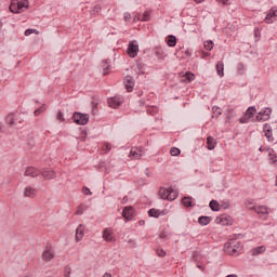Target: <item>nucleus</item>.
<instances>
[{"label": "nucleus", "instance_id": "de8ad7c7", "mask_svg": "<svg viewBox=\"0 0 277 277\" xmlns=\"http://www.w3.org/2000/svg\"><path fill=\"white\" fill-rule=\"evenodd\" d=\"M123 18H124L126 23H129V21H131V13L126 12V13L123 14Z\"/></svg>", "mask_w": 277, "mask_h": 277}, {"label": "nucleus", "instance_id": "0eeeda50", "mask_svg": "<svg viewBox=\"0 0 277 277\" xmlns=\"http://www.w3.org/2000/svg\"><path fill=\"white\" fill-rule=\"evenodd\" d=\"M275 21H277V9L272 8L266 14L264 18V23H267L268 25H271V23H274Z\"/></svg>", "mask_w": 277, "mask_h": 277}, {"label": "nucleus", "instance_id": "1a4fd4ad", "mask_svg": "<svg viewBox=\"0 0 277 277\" xmlns=\"http://www.w3.org/2000/svg\"><path fill=\"white\" fill-rule=\"evenodd\" d=\"M269 116H272V108H265L263 111L259 113L256 120L259 122H265V120H269Z\"/></svg>", "mask_w": 277, "mask_h": 277}, {"label": "nucleus", "instance_id": "680f3d73", "mask_svg": "<svg viewBox=\"0 0 277 277\" xmlns=\"http://www.w3.org/2000/svg\"><path fill=\"white\" fill-rule=\"evenodd\" d=\"M202 1H205V0H195V2H197V3H202Z\"/></svg>", "mask_w": 277, "mask_h": 277}, {"label": "nucleus", "instance_id": "7ed1b4c3", "mask_svg": "<svg viewBox=\"0 0 277 277\" xmlns=\"http://www.w3.org/2000/svg\"><path fill=\"white\" fill-rule=\"evenodd\" d=\"M160 198L162 200H176L179 197V192L174 190L172 187L170 188H160L159 190Z\"/></svg>", "mask_w": 277, "mask_h": 277}, {"label": "nucleus", "instance_id": "49530a36", "mask_svg": "<svg viewBox=\"0 0 277 277\" xmlns=\"http://www.w3.org/2000/svg\"><path fill=\"white\" fill-rule=\"evenodd\" d=\"M156 254H158V256H161V258L166 256V252L163 249H157Z\"/></svg>", "mask_w": 277, "mask_h": 277}, {"label": "nucleus", "instance_id": "37998d69", "mask_svg": "<svg viewBox=\"0 0 277 277\" xmlns=\"http://www.w3.org/2000/svg\"><path fill=\"white\" fill-rule=\"evenodd\" d=\"M222 209H230V202L228 201H221Z\"/></svg>", "mask_w": 277, "mask_h": 277}, {"label": "nucleus", "instance_id": "ddd939ff", "mask_svg": "<svg viewBox=\"0 0 277 277\" xmlns=\"http://www.w3.org/2000/svg\"><path fill=\"white\" fill-rule=\"evenodd\" d=\"M134 213L135 210L133 209V207L129 206L123 209L122 216L126 217V220H133Z\"/></svg>", "mask_w": 277, "mask_h": 277}, {"label": "nucleus", "instance_id": "c85d7f7f", "mask_svg": "<svg viewBox=\"0 0 277 277\" xmlns=\"http://www.w3.org/2000/svg\"><path fill=\"white\" fill-rule=\"evenodd\" d=\"M263 252H265V247L263 246L256 247L252 250L253 256H258V254H263Z\"/></svg>", "mask_w": 277, "mask_h": 277}, {"label": "nucleus", "instance_id": "e433bc0d", "mask_svg": "<svg viewBox=\"0 0 277 277\" xmlns=\"http://www.w3.org/2000/svg\"><path fill=\"white\" fill-rule=\"evenodd\" d=\"M212 113L215 114V117H216V118L220 117V116H222V110L220 109L219 106H213V107H212Z\"/></svg>", "mask_w": 277, "mask_h": 277}, {"label": "nucleus", "instance_id": "4468645a", "mask_svg": "<svg viewBox=\"0 0 277 277\" xmlns=\"http://www.w3.org/2000/svg\"><path fill=\"white\" fill-rule=\"evenodd\" d=\"M85 233V226L83 224L78 225L76 228V241H81L83 239V235Z\"/></svg>", "mask_w": 277, "mask_h": 277}, {"label": "nucleus", "instance_id": "39448f33", "mask_svg": "<svg viewBox=\"0 0 277 277\" xmlns=\"http://www.w3.org/2000/svg\"><path fill=\"white\" fill-rule=\"evenodd\" d=\"M137 53H140V45L137 44V41H131L128 44V55L130 57H137Z\"/></svg>", "mask_w": 277, "mask_h": 277}, {"label": "nucleus", "instance_id": "c03bdc74", "mask_svg": "<svg viewBox=\"0 0 277 277\" xmlns=\"http://www.w3.org/2000/svg\"><path fill=\"white\" fill-rule=\"evenodd\" d=\"M57 120H60V122H64V114L62 113V110L57 111Z\"/></svg>", "mask_w": 277, "mask_h": 277}, {"label": "nucleus", "instance_id": "09e8293b", "mask_svg": "<svg viewBox=\"0 0 277 277\" xmlns=\"http://www.w3.org/2000/svg\"><path fill=\"white\" fill-rule=\"evenodd\" d=\"M101 10H102L101 4H96V5L94 6V9H93V12H94L95 14H98V12H101Z\"/></svg>", "mask_w": 277, "mask_h": 277}, {"label": "nucleus", "instance_id": "2eb2a0df", "mask_svg": "<svg viewBox=\"0 0 277 277\" xmlns=\"http://www.w3.org/2000/svg\"><path fill=\"white\" fill-rule=\"evenodd\" d=\"M144 153L142 151V148H132L130 150L129 157L130 159H140Z\"/></svg>", "mask_w": 277, "mask_h": 277}, {"label": "nucleus", "instance_id": "5fc2aeb1", "mask_svg": "<svg viewBox=\"0 0 277 277\" xmlns=\"http://www.w3.org/2000/svg\"><path fill=\"white\" fill-rule=\"evenodd\" d=\"M145 174L148 177L153 176V174H150V169H148V168L145 170Z\"/></svg>", "mask_w": 277, "mask_h": 277}, {"label": "nucleus", "instance_id": "603ef678", "mask_svg": "<svg viewBox=\"0 0 277 277\" xmlns=\"http://www.w3.org/2000/svg\"><path fill=\"white\" fill-rule=\"evenodd\" d=\"M217 3H222V5H228V0H216Z\"/></svg>", "mask_w": 277, "mask_h": 277}, {"label": "nucleus", "instance_id": "864d4df0", "mask_svg": "<svg viewBox=\"0 0 277 277\" xmlns=\"http://www.w3.org/2000/svg\"><path fill=\"white\" fill-rule=\"evenodd\" d=\"M202 57H209L211 54L209 52L201 51Z\"/></svg>", "mask_w": 277, "mask_h": 277}, {"label": "nucleus", "instance_id": "bb28decb", "mask_svg": "<svg viewBox=\"0 0 277 277\" xmlns=\"http://www.w3.org/2000/svg\"><path fill=\"white\" fill-rule=\"evenodd\" d=\"M148 215L149 217H161V211L153 208V209H149Z\"/></svg>", "mask_w": 277, "mask_h": 277}, {"label": "nucleus", "instance_id": "6e6552de", "mask_svg": "<svg viewBox=\"0 0 277 277\" xmlns=\"http://www.w3.org/2000/svg\"><path fill=\"white\" fill-rule=\"evenodd\" d=\"M104 241H116V236H114V229H111L110 227H106L103 230V235H102Z\"/></svg>", "mask_w": 277, "mask_h": 277}, {"label": "nucleus", "instance_id": "052dcab7", "mask_svg": "<svg viewBox=\"0 0 277 277\" xmlns=\"http://www.w3.org/2000/svg\"><path fill=\"white\" fill-rule=\"evenodd\" d=\"M24 277H34L31 274H26Z\"/></svg>", "mask_w": 277, "mask_h": 277}, {"label": "nucleus", "instance_id": "13d9d810", "mask_svg": "<svg viewBox=\"0 0 277 277\" xmlns=\"http://www.w3.org/2000/svg\"><path fill=\"white\" fill-rule=\"evenodd\" d=\"M198 269H205V267L200 264H197Z\"/></svg>", "mask_w": 277, "mask_h": 277}, {"label": "nucleus", "instance_id": "a878e982", "mask_svg": "<svg viewBox=\"0 0 277 277\" xmlns=\"http://www.w3.org/2000/svg\"><path fill=\"white\" fill-rule=\"evenodd\" d=\"M168 47H176V36L170 35L167 39Z\"/></svg>", "mask_w": 277, "mask_h": 277}, {"label": "nucleus", "instance_id": "a211bd4d", "mask_svg": "<svg viewBox=\"0 0 277 277\" xmlns=\"http://www.w3.org/2000/svg\"><path fill=\"white\" fill-rule=\"evenodd\" d=\"M41 174L43 179H47V180L55 179V171L53 170L44 169L41 171Z\"/></svg>", "mask_w": 277, "mask_h": 277}, {"label": "nucleus", "instance_id": "58836bf2", "mask_svg": "<svg viewBox=\"0 0 277 277\" xmlns=\"http://www.w3.org/2000/svg\"><path fill=\"white\" fill-rule=\"evenodd\" d=\"M268 157L273 163H276V154H274V149L268 150Z\"/></svg>", "mask_w": 277, "mask_h": 277}, {"label": "nucleus", "instance_id": "0e129e2a", "mask_svg": "<svg viewBox=\"0 0 277 277\" xmlns=\"http://www.w3.org/2000/svg\"><path fill=\"white\" fill-rule=\"evenodd\" d=\"M259 150H260V151H261V150H263V147H260V149H259Z\"/></svg>", "mask_w": 277, "mask_h": 277}, {"label": "nucleus", "instance_id": "774afa93", "mask_svg": "<svg viewBox=\"0 0 277 277\" xmlns=\"http://www.w3.org/2000/svg\"><path fill=\"white\" fill-rule=\"evenodd\" d=\"M228 111H233V109H228Z\"/></svg>", "mask_w": 277, "mask_h": 277}, {"label": "nucleus", "instance_id": "5701e85b", "mask_svg": "<svg viewBox=\"0 0 277 277\" xmlns=\"http://www.w3.org/2000/svg\"><path fill=\"white\" fill-rule=\"evenodd\" d=\"M126 82H127L126 90L128 92H131L133 90V87L135 85V82H133V79H131L130 76L126 77Z\"/></svg>", "mask_w": 277, "mask_h": 277}, {"label": "nucleus", "instance_id": "f03ea898", "mask_svg": "<svg viewBox=\"0 0 277 277\" xmlns=\"http://www.w3.org/2000/svg\"><path fill=\"white\" fill-rule=\"evenodd\" d=\"M29 8V2L26 0H12L11 5L9 8L10 12L13 14H21V12H25Z\"/></svg>", "mask_w": 277, "mask_h": 277}, {"label": "nucleus", "instance_id": "79ce46f5", "mask_svg": "<svg viewBox=\"0 0 277 277\" xmlns=\"http://www.w3.org/2000/svg\"><path fill=\"white\" fill-rule=\"evenodd\" d=\"M237 70H238L239 75H242L243 70H246V67L243 66V64L238 63Z\"/></svg>", "mask_w": 277, "mask_h": 277}, {"label": "nucleus", "instance_id": "bf43d9fd", "mask_svg": "<svg viewBox=\"0 0 277 277\" xmlns=\"http://www.w3.org/2000/svg\"><path fill=\"white\" fill-rule=\"evenodd\" d=\"M147 114H153V108H148Z\"/></svg>", "mask_w": 277, "mask_h": 277}, {"label": "nucleus", "instance_id": "f704fd0d", "mask_svg": "<svg viewBox=\"0 0 277 277\" xmlns=\"http://www.w3.org/2000/svg\"><path fill=\"white\" fill-rule=\"evenodd\" d=\"M203 47H205L206 51H212L213 50V41H211V40L205 41Z\"/></svg>", "mask_w": 277, "mask_h": 277}, {"label": "nucleus", "instance_id": "a19ab883", "mask_svg": "<svg viewBox=\"0 0 277 277\" xmlns=\"http://www.w3.org/2000/svg\"><path fill=\"white\" fill-rule=\"evenodd\" d=\"M103 150H104L105 153H109V150H111V144H109V143H104V145H103Z\"/></svg>", "mask_w": 277, "mask_h": 277}, {"label": "nucleus", "instance_id": "3c124183", "mask_svg": "<svg viewBox=\"0 0 277 277\" xmlns=\"http://www.w3.org/2000/svg\"><path fill=\"white\" fill-rule=\"evenodd\" d=\"M133 21L134 23H140V21H142L141 14L133 16Z\"/></svg>", "mask_w": 277, "mask_h": 277}, {"label": "nucleus", "instance_id": "473e14b6", "mask_svg": "<svg viewBox=\"0 0 277 277\" xmlns=\"http://www.w3.org/2000/svg\"><path fill=\"white\" fill-rule=\"evenodd\" d=\"M88 209L87 205H80L76 211V215H83V212Z\"/></svg>", "mask_w": 277, "mask_h": 277}, {"label": "nucleus", "instance_id": "423d86ee", "mask_svg": "<svg viewBox=\"0 0 277 277\" xmlns=\"http://www.w3.org/2000/svg\"><path fill=\"white\" fill-rule=\"evenodd\" d=\"M122 103H124V97L122 96H114V97H109L107 100V104L113 107V109H116L118 107H120V105H122Z\"/></svg>", "mask_w": 277, "mask_h": 277}, {"label": "nucleus", "instance_id": "412c9836", "mask_svg": "<svg viewBox=\"0 0 277 277\" xmlns=\"http://www.w3.org/2000/svg\"><path fill=\"white\" fill-rule=\"evenodd\" d=\"M254 114H256V108L254 106L249 107L246 113H245V118L247 120H250V118H252V116H254Z\"/></svg>", "mask_w": 277, "mask_h": 277}, {"label": "nucleus", "instance_id": "393cba45", "mask_svg": "<svg viewBox=\"0 0 277 277\" xmlns=\"http://www.w3.org/2000/svg\"><path fill=\"white\" fill-rule=\"evenodd\" d=\"M15 121H16V117H15L14 113L9 114V115L6 116V118H5V122H6L8 124H10V127H14V122H15Z\"/></svg>", "mask_w": 277, "mask_h": 277}, {"label": "nucleus", "instance_id": "69168bd1", "mask_svg": "<svg viewBox=\"0 0 277 277\" xmlns=\"http://www.w3.org/2000/svg\"><path fill=\"white\" fill-rule=\"evenodd\" d=\"M123 201H127V197L123 198Z\"/></svg>", "mask_w": 277, "mask_h": 277}, {"label": "nucleus", "instance_id": "72a5a7b5", "mask_svg": "<svg viewBox=\"0 0 277 277\" xmlns=\"http://www.w3.org/2000/svg\"><path fill=\"white\" fill-rule=\"evenodd\" d=\"M170 155H171L172 157H179V155H181V149L177 148V147H172V148L170 149Z\"/></svg>", "mask_w": 277, "mask_h": 277}, {"label": "nucleus", "instance_id": "8fccbe9b", "mask_svg": "<svg viewBox=\"0 0 277 277\" xmlns=\"http://www.w3.org/2000/svg\"><path fill=\"white\" fill-rule=\"evenodd\" d=\"M64 277H70V268H69V266H66V267H65Z\"/></svg>", "mask_w": 277, "mask_h": 277}, {"label": "nucleus", "instance_id": "cd10ccee", "mask_svg": "<svg viewBox=\"0 0 277 277\" xmlns=\"http://www.w3.org/2000/svg\"><path fill=\"white\" fill-rule=\"evenodd\" d=\"M211 211H220V203L217 200H211L209 203Z\"/></svg>", "mask_w": 277, "mask_h": 277}, {"label": "nucleus", "instance_id": "e2e57ef3", "mask_svg": "<svg viewBox=\"0 0 277 277\" xmlns=\"http://www.w3.org/2000/svg\"><path fill=\"white\" fill-rule=\"evenodd\" d=\"M241 124L246 123L247 121L243 119H240Z\"/></svg>", "mask_w": 277, "mask_h": 277}, {"label": "nucleus", "instance_id": "f257e3e1", "mask_svg": "<svg viewBox=\"0 0 277 277\" xmlns=\"http://www.w3.org/2000/svg\"><path fill=\"white\" fill-rule=\"evenodd\" d=\"M224 248L226 254H229L230 256H239L243 247L241 246V242L232 240L226 242Z\"/></svg>", "mask_w": 277, "mask_h": 277}, {"label": "nucleus", "instance_id": "4d7b16f0", "mask_svg": "<svg viewBox=\"0 0 277 277\" xmlns=\"http://www.w3.org/2000/svg\"><path fill=\"white\" fill-rule=\"evenodd\" d=\"M103 277H111V274L105 273Z\"/></svg>", "mask_w": 277, "mask_h": 277}, {"label": "nucleus", "instance_id": "2f4dec72", "mask_svg": "<svg viewBox=\"0 0 277 277\" xmlns=\"http://www.w3.org/2000/svg\"><path fill=\"white\" fill-rule=\"evenodd\" d=\"M47 111V105H42L39 108L35 109L34 116H40V114H44Z\"/></svg>", "mask_w": 277, "mask_h": 277}, {"label": "nucleus", "instance_id": "f3484780", "mask_svg": "<svg viewBox=\"0 0 277 277\" xmlns=\"http://www.w3.org/2000/svg\"><path fill=\"white\" fill-rule=\"evenodd\" d=\"M253 209L255 213H258V215H261V216L267 215L268 213L267 207L265 206H255Z\"/></svg>", "mask_w": 277, "mask_h": 277}, {"label": "nucleus", "instance_id": "b1692460", "mask_svg": "<svg viewBox=\"0 0 277 277\" xmlns=\"http://www.w3.org/2000/svg\"><path fill=\"white\" fill-rule=\"evenodd\" d=\"M207 145L208 150H213L215 148V138H213V136H208Z\"/></svg>", "mask_w": 277, "mask_h": 277}, {"label": "nucleus", "instance_id": "c9c22d12", "mask_svg": "<svg viewBox=\"0 0 277 277\" xmlns=\"http://www.w3.org/2000/svg\"><path fill=\"white\" fill-rule=\"evenodd\" d=\"M102 68L104 70V75H107V71H105V70H109V68H111V65H109V63L107 61H104L102 63Z\"/></svg>", "mask_w": 277, "mask_h": 277}, {"label": "nucleus", "instance_id": "f8f14e48", "mask_svg": "<svg viewBox=\"0 0 277 277\" xmlns=\"http://www.w3.org/2000/svg\"><path fill=\"white\" fill-rule=\"evenodd\" d=\"M42 171L34 168V167H28L25 171V176H31V179H36V176H40Z\"/></svg>", "mask_w": 277, "mask_h": 277}, {"label": "nucleus", "instance_id": "20e7f679", "mask_svg": "<svg viewBox=\"0 0 277 277\" xmlns=\"http://www.w3.org/2000/svg\"><path fill=\"white\" fill-rule=\"evenodd\" d=\"M72 120L76 122V124H85L87 122H90V115L88 114H81V113H74Z\"/></svg>", "mask_w": 277, "mask_h": 277}, {"label": "nucleus", "instance_id": "4c0bfd02", "mask_svg": "<svg viewBox=\"0 0 277 277\" xmlns=\"http://www.w3.org/2000/svg\"><path fill=\"white\" fill-rule=\"evenodd\" d=\"M185 78H186V81L192 82V81H194V79H196V76H195L194 74L187 71V72L185 74Z\"/></svg>", "mask_w": 277, "mask_h": 277}, {"label": "nucleus", "instance_id": "7c9ffc66", "mask_svg": "<svg viewBox=\"0 0 277 277\" xmlns=\"http://www.w3.org/2000/svg\"><path fill=\"white\" fill-rule=\"evenodd\" d=\"M141 21L143 23H147V21H150V11H145L143 14H141Z\"/></svg>", "mask_w": 277, "mask_h": 277}, {"label": "nucleus", "instance_id": "dca6fc26", "mask_svg": "<svg viewBox=\"0 0 277 277\" xmlns=\"http://www.w3.org/2000/svg\"><path fill=\"white\" fill-rule=\"evenodd\" d=\"M215 222L216 224H221L222 226H227L228 224H230V217L223 214L216 217Z\"/></svg>", "mask_w": 277, "mask_h": 277}, {"label": "nucleus", "instance_id": "aec40b11", "mask_svg": "<svg viewBox=\"0 0 277 277\" xmlns=\"http://www.w3.org/2000/svg\"><path fill=\"white\" fill-rule=\"evenodd\" d=\"M215 70L220 77H224V62L223 61H219L216 63Z\"/></svg>", "mask_w": 277, "mask_h": 277}, {"label": "nucleus", "instance_id": "6e6d98bb", "mask_svg": "<svg viewBox=\"0 0 277 277\" xmlns=\"http://www.w3.org/2000/svg\"><path fill=\"white\" fill-rule=\"evenodd\" d=\"M144 224H146L145 221H143V220L138 221V225H140V226H144Z\"/></svg>", "mask_w": 277, "mask_h": 277}, {"label": "nucleus", "instance_id": "ea45409f", "mask_svg": "<svg viewBox=\"0 0 277 277\" xmlns=\"http://www.w3.org/2000/svg\"><path fill=\"white\" fill-rule=\"evenodd\" d=\"M31 34H38V30L28 28L25 30L24 36H31Z\"/></svg>", "mask_w": 277, "mask_h": 277}, {"label": "nucleus", "instance_id": "4be33fe9", "mask_svg": "<svg viewBox=\"0 0 277 277\" xmlns=\"http://www.w3.org/2000/svg\"><path fill=\"white\" fill-rule=\"evenodd\" d=\"M198 223L200 224V226H207L211 224V216H199Z\"/></svg>", "mask_w": 277, "mask_h": 277}, {"label": "nucleus", "instance_id": "6ab92c4d", "mask_svg": "<svg viewBox=\"0 0 277 277\" xmlns=\"http://www.w3.org/2000/svg\"><path fill=\"white\" fill-rule=\"evenodd\" d=\"M54 256H55V254L53 253V251L51 249H47L42 253L43 261H51L54 259Z\"/></svg>", "mask_w": 277, "mask_h": 277}, {"label": "nucleus", "instance_id": "9b49d317", "mask_svg": "<svg viewBox=\"0 0 277 277\" xmlns=\"http://www.w3.org/2000/svg\"><path fill=\"white\" fill-rule=\"evenodd\" d=\"M264 135L267 142H274V134L272 133V126L265 123L263 127Z\"/></svg>", "mask_w": 277, "mask_h": 277}, {"label": "nucleus", "instance_id": "338daca9", "mask_svg": "<svg viewBox=\"0 0 277 277\" xmlns=\"http://www.w3.org/2000/svg\"><path fill=\"white\" fill-rule=\"evenodd\" d=\"M2 127H1V123H0V131H1Z\"/></svg>", "mask_w": 277, "mask_h": 277}, {"label": "nucleus", "instance_id": "9d476101", "mask_svg": "<svg viewBox=\"0 0 277 277\" xmlns=\"http://www.w3.org/2000/svg\"><path fill=\"white\" fill-rule=\"evenodd\" d=\"M23 196L24 198H36V196H38V189L31 186H26L23 190Z\"/></svg>", "mask_w": 277, "mask_h": 277}, {"label": "nucleus", "instance_id": "c756f323", "mask_svg": "<svg viewBox=\"0 0 277 277\" xmlns=\"http://www.w3.org/2000/svg\"><path fill=\"white\" fill-rule=\"evenodd\" d=\"M182 202L184 207H194V201L192 200V197H184L182 199Z\"/></svg>", "mask_w": 277, "mask_h": 277}, {"label": "nucleus", "instance_id": "a18cd8bd", "mask_svg": "<svg viewBox=\"0 0 277 277\" xmlns=\"http://www.w3.org/2000/svg\"><path fill=\"white\" fill-rule=\"evenodd\" d=\"M82 194H84V196H92V193H91L90 188H88V187L82 188Z\"/></svg>", "mask_w": 277, "mask_h": 277}]
</instances>
